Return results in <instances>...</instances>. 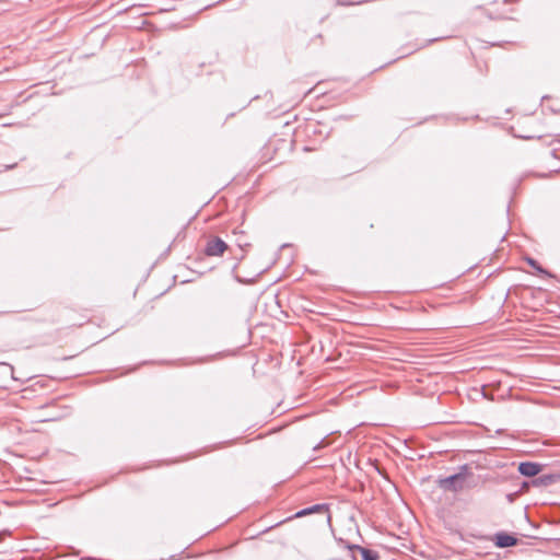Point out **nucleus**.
I'll use <instances>...</instances> for the list:
<instances>
[{"mask_svg":"<svg viewBox=\"0 0 560 560\" xmlns=\"http://www.w3.org/2000/svg\"><path fill=\"white\" fill-rule=\"evenodd\" d=\"M464 481L465 475L458 472L445 478H440L438 485L444 490L457 492L464 489Z\"/></svg>","mask_w":560,"mask_h":560,"instance_id":"1","label":"nucleus"},{"mask_svg":"<svg viewBox=\"0 0 560 560\" xmlns=\"http://www.w3.org/2000/svg\"><path fill=\"white\" fill-rule=\"evenodd\" d=\"M228 248L226 243L220 237L210 238L207 242L205 253L208 256H221Z\"/></svg>","mask_w":560,"mask_h":560,"instance_id":"2","label":"nucleus"},{"mask_svg":"<svg viewBox=\"0 0 560 560\" xmlns=\"http://www.w3.org/2000/svg\"><path fill=\"white\" fill-rule=\"evenodd\" d=\"M560 481V472L541 475L532 481L536 488H546Z\"/></svg>","mask_w":560,"mask_h":560,"instance_id":"3","label":"nucleus"},{"mask_svg":"<svg viewBox=\"0 0 560 560\" xmlns=\"http://www.w3.org/2000/svg\"><path fill=\"white\" fill-rule=\"evenodd\" d=\"M542 465L533 462H523L518 465V472L526 477H535L541 471Z\"/></svg>","mask_w":560,"mask_h":560,"instance_id":"4","label":"nucleus"},{"mask_svg":"<svg viewBox=\"0 0 560 560\" xmlns=\"http://www.w3.org/2000/svg\"><path fill=\"white\" fill-rule=\"evenodd\" d=\"M493 541L498 548H508L517 544V539L514 536L504 532L497 533Z\"/></svg>","mask_w":560,"mask_h":560,"instance_id":"5","label":"nucleus"},{"mask_svg":"<svg viewBox=\"0 0 560 560\" xmlns=\"http://www.w3.org/2000/svg\"><path fill=\"white\" fill-rule=\"evenodd\" d=\"M347 548L351 551H359L362 560H378L380 555L376 550L368 549L359 545H348Z\"/></svg>","mask_w":560,"mask_h":560,"instance_id":"6","label":"nucleus"},{"mask_svg":"<svg viewBox=\"0 0 560 560\" xmlns=\"http://www.w3.org/2000/svg\"><path fill=\"white\" fill-rule=\"evenodd\" d=\"M323 510H327L325 504H315V505H313L311 508H306V509H303V510L299 511L295 514V516L296 517H301V516L308 515V514H312V513H315V512H320Z\"/></svg>","mask_w":560,"mask_h":560,"instance_id":"7","label":"nucleus"},{"mask_svg":"<svg viewBox=\"0 0 560 560\" xmlns=\"http://www.w3.org/2000/svg\"><path fill=\"white\" fill-rule=\"evenodd\" d=\"M528 264L539 272H545V270L540 266H538V264L534 259L528 258Z\"/></svg>","mask_w":560,"mask_h":560,"instance_id":"8","label":"nucleus"},{"mask_svg":"<svg viewBox=\"0 0 560 560\" xmlns=\"http://www.w3.org/2000/svg\"><path fill=\"white\" fill-rule=\"evenodd\" d=\"M326 444H325V440H322L319 443H317L313 448L314 451H318L320 450L322 447H324Z\"/></svg>","mask_w":560,"mask_h":560,"instance_id":"9","label":"nucleus"}]
</instances>
